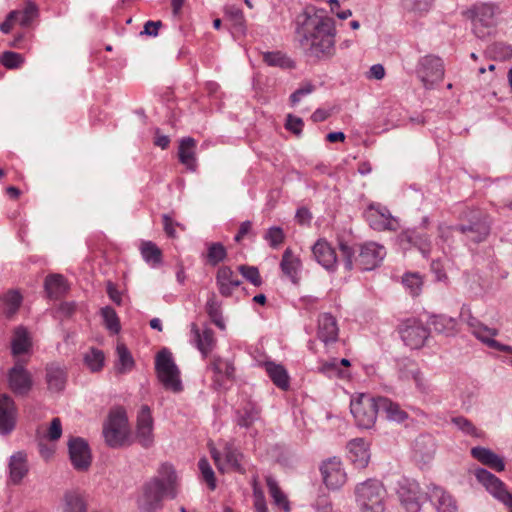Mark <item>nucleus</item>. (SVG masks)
Returning a JSON list of instances; mask_svg holds the SVG:
<instances>
[{"mask_svg": "<svg viewBox=\"0 0 512 512\" xmlns=\"http://www.w3.org/2000/svg\"><path fill=\"white\" fill-rule=\"evenodd\" d=\"M295 34L301 49L319 58L330 53L334 46V21L326 10L307 7L295 19Z\"/></svg>", "mask_w": 512, "mask_h": 512, "instance_id": "f257e3e1", "label": "nucleus"}, {"mask_svg": "<svg viewBox=\"0 0 512 512\" xmlns=\"http://www.w3.org/2000/svg\"><path fill=\"white\" fill-rule=\"evenodd\" d=\"M176 473L172 465L164 463L158 470V476L144 484L143 493L138 499L142 512H154L161 508L165 497L175 498Z\"/></svg>", "mask_w": 512, "mask_h": 512, "instance_id": "f03ea898", "label": "nucleus"}, {"mask_svg": "<svg viewBox=\"0 0 512 512\" xmlns=\"http://www.w3.org/2000/svg\"><path fill=\"white\" fill-rule=\"evenodd\" d=\"M356 502L362 512H384L386 489L376 478H369L357 484L354 489Z\"/></svg>", "mask_w": 512, "mask_h": 512, "instance_id": "7ed1b4c3", "label": "nucleus"}, {"mask_svg": "<svg viewBox=\"0 0 512 512\" xmlns=\"http://www.w3.org/2000/svg\"><path fill=\"white\" fill-rule=\"evenodd\" d=\"M103 435L108 446L112 448H119L132 443L124 409L117 408L109 413L103 427Z\"/></svg>", "mask_w": 512, "mask_h": 512, "instance_id": "20e7f679", "label": "nucleus"}, {"mask_svg": "<svg viewBox=\"0 0 512 512\" xmlns=\"http://www.w3.org/2000/svg\"><path fill=\"white\" fill-rule=\"evenodd\" d=\"M473 31L478 38H485L497 24L500 8L494 3H478L470 10Z\"/></svg>", "mask_w": 512, "mask_h": 512, "instance_id": "39448f33", "label": "nucleus"}, {"mask_svg": "<svg viewBox=\"0 0 512 512\" xmlns=\"http://www.w3.org/2000/svg\"><path fill=\"white\" fill-rule=\"evenodd\" d=\"M155 368L159 380L166 389L176 393L182 390L179 370L168 350L164 349L157 354Z\"/></svg>", "mask_w": 512, "mask_h": 512, "instance_id": "423d86ee", "label": "nucleus"}, {"mask_svg": "<svg viewBox=\"0 0 512 512\" xmlns=\"http://www.w3.org/2000/svg\"><path fill=\"white\" fill-rule=\"evenodd\" d=\"M26 365L27 360L17 359L7 372L8 388L16 396H27L34 385L33 376Z\"/></svg>", "mask_w": 512, "mask_h": 512, "instance_id": "0eeeda50", "label": "nucleus"}, {"mask_svg": "<svg viewBox=\"0 0 512 512\" xmlns=\"http://www.w3.org/2000/svg\"><path fill=\"white\" fill-rule=\"evenodd\" d=\"M379 411L378 399L367 393H359L354 401V422L360 429L374 426Z\"/></svg>", "mask_w": 512, "mask_h": 512, "instance_id": "6e6552de", "label": "nucleus"}, {"mask_svg": "<svg viewBox=\"0 0 512 512\" xmlns=\"http://www.w3.org/2000/svg\"><path fill=\"white\" fill-rule=\"evenodd\" d=\"M474 475L491 495L507 506L509 512H512V493L506 490L505 484L499 478L483 468L476 469Z\"/></svg>", "mask_w": 512, "mask_h": 512, "instance_id": "1a4fd4ad", "label": "nucleus"}, {"mask_svg": "<svg viewBox=\"0 0 512 512\" xmlns=\"http://www.w3.org/2000/svg\"><path fill=\"white\" fill-rule=\"evenodd\" d=\"M364 217L369 226L377 231H396L400 224L396 217L392 216L390 211L379 204H371L364 212Z\"/></svg>", "mask_w": 512, "mask_h": 512, "instance_id": "9d476101", "label": "nucleus"}, {"mask_svg": "<svg viewBox=\"0 0 512 512\" xmlns=\"http://www.w3.org/2000/svg\"><path fill=\"white\" fill-rule=\"evenodd\" d=\"M398 331L404 344L411 349L421 348L429 336L428 329L416 319L402 321Z\"/></svg>", "mask_w": 512, "mask_h": 512, "instance_id": "9b49d317", "label": "nucleus"}, {"mask_svg": "<svg viewBox=\"0 0 512 512\" xmlns=\"http://www.w3.org/2000/svg\"><path fill=\"white\" fill-rule=\"evenodd\" d=\"M210 452L219 471L233 470L240 473L245 472L241 463L243 455L234 445L227 443L222 452L216 448H212Z\"/></svg>", "mask_w": 512, "mask_h": 512, "instance_id": "f8f14e48", "label": "nucleus"}, {"mask_svg": "<svg viewBox=\"0 0 512 512\" xmlns=\"http://www.w3.org/2000/svg\"><path fill=\"white\" fill-rule=\"evenodd\" d=\"M154 419L148 405H142L137 413L135 439L143 448L154 444Z\"/></svg>", "mask_w": 512, "mask_h": 512, "instance_id": "ddd939ff", "label": "nucleus"}, {"mask_svg": "<svg viewBox=\"0 0 512 512\" xmlns=\"http://www.w3.org/2000/svg\"><path fill=\"white\" fill-rule=\"evenodd\" d=\"M418 76L427 89L442 81L444 68L440 58L435 56H425L419 62Z\"/></svg>", "mask_w": 512, "mask_h": 512, "instance_id": "4468645a", "label": "nucleus"}, {"mask_svg": "<svg viewBox=\"0 0 512 512\" xmlns=\"http://www.w3.org/2000/svg\"><path fill=\"white\" fill-rule=\"evenodd\" d=\"M69 457L73 467L78 471L87 470L92 461L88 443L80 437L72 438L68 442Z\"/></svg>", "mask_w": 512, "mask_h": 512, "instance_id": "2eb2a0df", "label": "nucleus"}, {"mask_svg": "<svg viewBox=\"0 0 512 512\" xmlns=\"http://www.w3.org/2000/svg\"><path fill=\"white\" fill-rule=\"evenodd\" d=\"M324 484L328 489L336 490L346 482V473L338 458L332 457L320 466Z\"/></svg>", "mask_w": 512, "mask_h": 512, "instance_id": "dca6fc26", "label": "nucleus"}, {"mask_svg": "<svg viewBox=\"0 0 512 512\" xmlns=\"http://www.w3.org/2000/svg\"><path fill=\"white\" fill-rule=\"evenodd\" d=\"M17 408L14 400L7 394L0 395V434H10L16 426Z\"/></svg>", "mask_w": 512, "mask_h": 512, "instance_id": "f3484780", "label": "nucleus"}, {"mask_svg": "<svg viewBox=\"0 0 512 512\" xmlns=\"http://www.w3.org/2000/svg\"><path fill=\"white\" fill-rule=\"evenodd\" d=\"M385 256L383 246L374 242L365 243L361 246L358 256V264L362 270L370 271L376 268Z\"/></svg>", "mask_w": 512, "mask_h": 512, "instance_id": "a211bd4d", "label": "nucleus"}, {"mask_svg": "<svg viewBox=\"0 0 512 512\" xmlns=\"http://www.w3.org/2000/svg\"><path fill=\"white\" fill-rule=\"evenodd\" d=\"M209 369L213 372V382L218 388L224 387L227 382L234 379L235 367L228 359L213 356Z\"/></svg>", "mask_w": 512, "mask_h": 512, "instance_id": "6ab92c4d", "label": "nucleus"}, {"mask_svg": "<svg viewBox=\"0 0 512 512\" xmlns=\"http://www.w3.org/2000/svg\"><path fill=\"white\" fill-rule=\"evenodd\" d=\"M190 342L200 351L203 358H206L214 349L216 339L210 328L200 330L195 323L190 325Z\"/></svg>", "mask_w": 512, "mask_h": 512, "instance_id": "aec40b11", "label": "nucleus"}, {"mask_svg": "<svg viewBox=\"0 0 512 512\" xmlns=\"http://www.w3.org/2000/svg\"><path fill=\"white\" fill-rule=\"evenodd\" d=\"M68 378L67 368L57 362L48 363L45 367V381L50 392L59 393L64 390Z\"/></svg>", "mask_w": 512, "mask_h": 512, "instance_id": "412c9836", "label": "nucleus"}, {"mask_svg": "<svg viewBox=\"0 0 512 512\" xmlns=\"http://www.w3.org/2000/svg\"><path fill=\"white\" fill-rule=\"evenodd\" d=\"M437 443L435 438L429 434L419 435L413 445L414 457L423 463L430 462L436 455Z\"/></svg>", "mask_w": 512, "mask_h": 512, "instance_id": "4be33fe9", "label": "nucleus"}, {"mask_svg": "<svg viewBox=\"0 0 512 512\" xmlns=\"http://www.w3.org/2000/svg\"><path fill=\"white\" fill-rule=\"evenodd\" d=\"M460 319L470 328L472 334L482 341L487 334L497 335L498 331L481 323L474 315L469 305L463 304L459 314Z\"/></svg>", "mask_w": 512, "mask_h": 512, "instance_id": "5701e85b", "label": "nucleus"}, {"mask_svg": "<svg viewBox=\"0 0 512 512\" xmlns=\"http://www.w3.org/2000/svg\"><path fill=\"white\" fill-rule=\"evenodd\" d=\"M241 280L229 266H221L216 273V285L223 297H230L233 290L240 286Z\"/></svg>", "mask_w": 512, "mask_h": 512, "instance_id": "b1692460", "label": "nucleus"}, {"mask_svg": "<svg viewBox=\"0 0 512 512\" xmlns=\"http://www.w3.org/2000/svg\"><path fill=\"white\" fill-rule=\"evenodd\" d=\"M459 230L466 235L467 239L479 243L490 233V225L485 215H480L475 222L468 225H461Z\"/></svg>", "mask_w": 512, "mask_h": 512, "instance_id": "393cba45", "label": "nucleus"}, {"mask_svg": "<svg viewBox=\"0 0 512 512\" xmlns=\"http://www.w3.org/2000/svg\"><path fill=\"white\" fill-rule=\"evenodd\" d=\"M312 253L316 261L325 269L332 270L335 267L336 253L326 240L319 239L313 245Z\"/></svg>", "mask_w": 512, "mask_h": 512, "instance_id": "a878e982", "label": "nucleus"}, {"mask_svg": "<svg viewBox=\"0 0 512 512\" xmlns=\"http://www.w3.org/2000/svg\"><path fill=\"white\" fill-rule=\"evenodd\" d=\"M280 268L283 274L286 275L293 283L298 282L302 263L300 258L295 255L290 248H286L283 252Z\"/></svg>", "mask_w": 512, "mask_h": 512, "instance_id": "bb28decb", "label": "nucleus"}, {"mask_svg": "<svg viewBox=\"0 0 512 512\" xmlns=\"http://www.w3.org/2000/svg\"><path fill=\"white\" fill-rule=\"evenodd\" d=\"M196 140L192 137L181 139L178 148L179 161L190 171H195L197 167L196 159Z\"/></svg>", "mask_w": 512, "mask_h": 512, "instance_id": "cd10ccee", "label": "nucleus"}, {"mask_svg": "<svg viewBox=\"0 0 512 512\" xmlns=\"http://www.w3.org/2000/svg\"><path fill=\"white\" fill-rule=\"evenodd\" d=\"M317 335L318 338L326 344L336 341L338 336V326L332 315L324 313L319 316Z\"/></svg>", "mask_w": 512, "mask_h": 512, "instance_id": "c85d7f7f", "label": "nucleus"}, {"mask_svg": "<svg viewBox=\"0 0 512 512\" xmlns=\"http://www.w3.org/2000/svg\"><path fill=\"white\" fill-rule=\"evenodd\" d=\"M472 456L480 461L482 464L501 472L505 469V464L503 459L494 453L492 450L477 446L471 449Z\"/></svg>", "mask_w": 512, "mask_h": 512, "instance_id": "c756f323", "label": "nucleus"}, {"mask_svg": "<svg viewBox=\"0 0 512 512\" xmlns=\"http://www.w3.org/2000/svg\"><path fill=\"white\" fill-rule=\"evenodd\" d=\"M22 296L18 291L10 290L0 297V316L10 319L19 310Z\"/></svg>", "mask_w": 512, "mask_h": 512, "instance_id": "7c9ffc66", "label": "nucleus"}, {"mask_svg": "<svg viewBox=\"0 0 512 512\" xmlns=\"http://www.w3.org/2000/svg\"><path fill=\"white\" fill-rule=\"evenodd\" d=\"M430 496L438 512H458L456 500L442 488L434 486Z\"/></svg>", "mask_w": 512, "mask_h": 512, "instance_id": "2f4dec72", "label": "nucleus"}, {"mask_svg": "<svg viewBox=\"0 0 512 512\" xmlns=\"http://www.w3.org/2000/svg\"><path fill=\"white\" fill-rule=\"evenodd\" d=\"M10 479L18 484L28 472L27 457L23 452H17L10 457L9 462Z\"/></svg>", "mask_w": 512, "mask_h": 512, "instance_id": "473e14b6", "label": "nucleus"}, {"mask_svg": "<svg viewBox=\"0 0 512 512\" xmlns=\"http://www.w3.org/2000/svg\"><path fill=\"white\" fill-rule=\"evenodd\" d=\"M265 369L275 386L282 390H288L290 387V377L283 365L267 362Z\"/></svg>", "mask_w": 512, "mask_h": 512, "instance_id": "72a5a7b5", "label": "nucleus"}, {"mask_svg": "<svg viewBox=\"0 0 512 512\" xmlns=\"http://www.w3.org/2000/svg\"><path fill=\"white\" fill-rule=\"evenodd\" d=\"M429 323L437 333L446 336L454 335L457 331L456 319L447 315H432Z\"/></svg>", "mask_w": 512, "mask_h": 512, "instance_id": "f704fd0d", "label": "nucleus"}, {"mask_svg": "<svg viewBox=\"0 0 512 512\" xmlns=\"http://www.w3.org/2000/svg\"><path fill=\"white\" fill-rule=\"evenodd\" d=\"M378 402L379 410H382L389 420L401 423L408 418V414L401 409L400 405L390 399L380 397Z\"/></svg>", "mask_w": 512, "mask_h": 512, "instance_id": "c9c22d12", "label": "nucleus"}, {"mask_svg": "<svg viewBox=\"0 0 512 512\" xmlns=\"http://www.w3.org/2000/svg\"><path fill=\"white\" fill-rule=\"evenodd\" d=\"M117 360L115 362V370L119 374H126L130 372L134 365V359L128 348L123 343H118L116 346Z\"/></svg>", "mask_w": 512, "mask_h": 512, "instance_id": "e433bc0d", "label": "nucleus"}, {"mask_svg": "<svg viewBox=\"0 0 512 512\" xmlns=\"http://www.w3.org/2000/svg\"><path fill=\"white\" fill-rule=\"evenodd\" d=\"M371 459L370 444L362 438L354 439V467L364 469Z\"/></svg>", "mask_w": 512, "mask_h": 512, "instance_id": "4c0bfd02", "label": "nucleus"}, {"mask_svg": "<svg viewBox=\"0 0 512 512\" xmlns=\"http://www.w3.org/2000/svg\"><path fill=\"white\" fill-rule=\"evenodd\" d=\"M31 341L28 336V332L24 327H18L15 329L14 337L11 342V352L13 356H19L23 353H27L30 350Z\"/></svg>", "mask_w": 512, "mask_h": 512, "instance_id": "58836bf2", "label": "nucleus"}, {"mask_svg": "<svg viewBox=\"0 0 512 512\" xmlns=\"http://www.w3.org/2000/svg\"><path fill=\"white\" fill-rule=\"evenodd\" d=\"M350 365H351L350 360L347 358H343L340 361H338V359H333V360L323 364L321 370L323 373L327 374L329 377H336L339 379H349V377H350L349 371L343 370L341 368V366L350 367Z\"/></svg>", "mask_w": 512, "mask_h": 512, "instance_id": "ea45409f", "label": "nucleus"}, {"mask_svg": "<svg viewBox=\"0 0 512 512\" xmlns=\"http://www.w3.org/2000/svg\"><path fill=\"white\" fill-rule=\"evenodd\" d=\"M45 290L50 298H59L66 290V282L62 275L53 274L45 279Z\"/></svg>", "mask_w": 512, "mask_h": 512, "instance_id": "a19ab883", "label": "nucleus"}, {"mask_svg": "<svg viewBox=\"0 0 512 512\" xmlns=\"http://www.w3.org/2000/svg\"><path fill=\"white\" fill-rule=\"evenodd\" d=\"M206 312L211 321L221 330L225 329V322L222 315L221 302L212 293L206 303Z\"/></svg>", "mask_w": 512, "mask_h": 512, "instance_id": "79ce46f5", "label": "nucleus"}, {"mask_svg": "<svg viewBox=\"0 0 512 512\" xmlns=\"http://www.w3.org/2000/svg\"><path fill=\"white\" fill-rule=\"evenodd\" d=\"M10 13H16L15 23L28 27L38 17L39 10L35 3L27 1L23 10H13Z\"/></svg>", "mask_w": 512, "mask_h": 512, "instance_id": "37998d69", "label": "nucleus"}, {"mask_svg": "<svg viewBox=\"0 0 512 512\" xmlns=\"http://www.w3.org/2000/svg\"><path fill=\"white\" fill-rule=\"evenodd\" d=\"M266 484L274 504L277 505L278 507H281L285 512H289V501L286 495L279 488L277 481L273 477L268 476L266 478Z\"/></svg>", "mask_w": 512, "mask_h": 512, "instance_id": "c03bdc74", "label": "nucleus"}, {"mask_svg": "<svg viewBox=\"0 0 512 512\" xmlns=\"http://www.w3.org/2000/svg\"><path fill=\"white\" fill-rule=\"evenodd\" d=\"M141 255L143 259L153 267L159 265L162 261L161 250L151 241L142 243Z\"/></svg>", "mask_w": 512, "mask_h": 512, "instance_id": "a18cd8bd", "label": "nucleus"}, {"mask_svg": "<svg viewBox=\"0 0 512 512\" xmlns=\"http://www.w3.org/2000/svg\"><path fill=\"white\" fill-rule=\"evenodd\" d=\"M409 376L415 383L416 389L423 395H428L433 390L430 379L418 368H414L408 372Z\"/></svg>", "mask_w": 512, "mask_h": 512, "instance_id": "49530a36", "label": "nucleus"}, {"mask_svg": "<svg viewBox=\"0 0 512 512\" xmlns=\"http://www.w3.org/2000/svg\"><path fill=\"white\" fill-rule=\"evenodd\" d=\"M101 316L103 318L105 327L113 334H118L121 329L119 317L117 316L116 311L110 307L106 306L101 309Z\"/></svg>", "mask_w": 512, "mask_h": 512, "instance_id": "de8ad7c7", "label": "nucleus"}, {"mask_svg": "<svg viewBox=\"0 0 512 512\" xmlns=\"http://www.w3.org/2000/svg\"><path fill=\"white\" fill-rule=\"evenodd\" d=\"M104 360V353L95 348L90 349L84 356V362L92 372L100 371L104 365Z\"/></svg>", "mask_w": 512, "mask_h": 512, "instance_id": "09e8293b", "label": "nucleus"}, {"mask_svg": "<svg viewBox=\"0 0 512 512\" xmlns=\"http://www.w3.org/2000/svg\"><path fill=\"white\" fill-rule=\"evenodd\" d=\"M225 14L233 22V26L238 32L245 33V18L239 7L235 5L226 6Z\"/></svg>", "mask_w": 512, "mask_h": 512, "instance_id": "8fccbe9b", "label": "nucleus"}, {"mask_svg": "<svg viewBox=\"0 0 512 512\" xmlns=\"http://www.w3.org/2000/svg\"><path fill=\"white\" fill-rule=\"evenodd\" d=\"M65 512H86V506L83 498L77 492H67L65 494Z\"/></svg>", "mask_w": 512, "mask_h": 512, "instance_id": "3c124183", "label": "nucleus"}, {"mask_svg": "<svg viewBox=\"0 0 512 512\" xmlns=\"http://www.w3.org/2000/svg\"><path fill=\"white\" fill-rule=\"evenodd\" d=\"M227 256L226 248L223 244L216 242L212 243L208 247L207 260L210 265L216 266L222 262Z\"/></svg>", "mask_w": 512, "mask_h": 512, "instance_id": "603ef678", "label": "nucleus"}, {"mask_svg": "<svg viewBox=\"0 0 512 512\" xmlns=\"http://www.w3.org/2000/svg\"><path fill=\"white\" fill-rule=\"evenodd\" d=\"M198 468L201 472L203 480L207 483L211 490L216 488L215 473L206 458H201L198 462Z\"/></svg>", "mask_w": 512, "mask_h": 512, "instance_id": "864d4df0", "label": "nucleus"}, {"mask_svg": "<svg viewBox=\"0 0 512 512\" xmlns=\"http://www.w3.org/2000/svg\"><path fill=\"white\" fill-rule=\"evenodd\" d=\"M434 0H402L403 7L413 13L428 12Z\"/></svg>", "mask_w": 512, "mask_h": 512, "instance_id": "5fc2aeb1", "label": "nucleus"}, {"mask_svg": "<svg viewBox=\"0 0 512 512\" xmlns=\"http://www.w3.org/2000/svg\"><path fill=\"white\" fill-rule=\"evenodd\" d=\"M264 239L272 248H277L280 244L283 243L285 235L282 228L273 226L266 231Z\"/></svg>", "mask_w": 512, "mask_h": 512, "instance_id": "6e6d98bb", "label": "nucleus"}, {"mask_svg": "<svg viewBox=\"0 0 512 512\" xmlns=\"http://www.w3.org/2000/svg\"><path fill=\"white\" fill-rule=\"evenodd\" d=\"M403 284L409 290L410 294L416 296L422 287L421 277L416 273H408L403 277Z\"/></svg>", "mask_w": 512, "mask_h": 512, "instance_id": "4d7b16f0", "label": "nucleus"}, {"mask_svg": "<svg viewBox=\"0 0 512 512\" xmlns=\"http://www.w3.org/2000/svg\"><path fill=\"white\" fill-rule=\"evenodd\" d=\"M239 272L242 274V276L252 283L254 286H260L262 284V279L259 273V270L255 266H246V265H240L238 267Z\"/></svg>", "mask_w": 512, "mask_h": 512, "instance_id": "13d9d810", "label": "nucleus"}, {"mask_svg": "<svg viewBox=\"0 0 512 512\" xmlns=\"http://www.w3.org/2000/svg\"><path fill=\"white\" fill-rule=\"evenodd\" d=\"M1 63L3 66H5L8 69H15L21 66V64L24 62L23 57L21 54L12 52V51H5L1 56Z\"/></svg>", "mask_w": 512, "mask_h": 512, "instance_id": "bf43d9fd", "label": "nucleus"}, {"mask_svg": "<svg viewBox=\"0 0 512 512\" xmlns=\"http://www.w3.org/2000/svg\"><path fill=\"white\" fill-rule=\"evenodd\" d=\"M264 62L269 66H288L289 59L285 57L281 52H267L263 55Z\"/></svg>", "mask_w": 512, "mask_h": 512, "instance_id": "052dcab7", "label": "nucleus"}, {"mask_svg": "<svg viewBox=\"0 0 512 512\" xmlns=\"http://www.w3.org/2000/svg\"><path fill=\"white\" fill-rule=\"evenodd\" d=\"M259 417V411L254 408H246L244 409L243 413L239 415L238 417V425L241 427L248 428L251 426L255 420H257Z\"/></svg>", "mask_w": 512, "mask_h": 512, "instance_id": "680f3d73", "label": "nucleus"}, {"mask_svg": "<svg viewBox=\"0 0 512 512\" xmlns=\"http://www.w3.org/2000/svg\"><path fill=\"white\" fill-rule=\"evenodd\" d=\"M304 122L300 117L288 114L286 118L285 128L295 135L299 136L302 133Z\"/></svg>", "mask_w": 512, "mask_h": 512, "instance_id": "e2e57ef3", "label": "nucleus"}, {"mask_svg": "<svg viewBox=\"0 0 512 512\" xmlns=\"http://www.w3.org/2000/svg\"><path fill=\"white\" fill-rule=\"evenodd\" d=\"M315 87L314 85H312L311 83H305L303 86H301L300 88H298L297 90H295L291 95H290V101L293 105L297 104L298 102L301 101V99L304 97V96H307L309 94H311L313 91H314Z\"/></svg>", "mask_w": 512, "mask_h": 512, "instance_id": "0e129e2a", "label": "nucleus"}, {"mask_svg": "<svg viewBox=\"0 0 512 512\" xmlns=\"http://www.w3.org/2000/svg\"><path fill=\"white\" fill-rule=\"evenodd\" d=\"M452 423L461 431L469 435H476L475 426L466 418L459 416L452 419Z\"/></svg>", "mask_w": 512, "mask_h": 512, "instance_id": "69168bd1", "label": "nucleus"}, {"mask_svg": "<svg viewBox=\"0 0 512 512\" xmlns=\"http://www.w3.org/2000/svg\"><path fill=\"white\" fill-rule=\"evenodd\" d=\"M338 246L346 258L345 267L347 269H350L352 266V262H351L352 253H351V247L349 245V241L345 240L343 236L338 235Z\"/></svg>", "mask_w": 512, "mask_h": 512, "instance_id": "338daca9", "label": "nucleus"}, {"mask_svg": "<svg viewBox=\"0 0 512 512\" xmlns=\"http://www.w3.org/2000/svg\"><path fill=\"white\" fill-rule=\"evenodd\" d=\"M494 336L495 335L487 334L485 336V338L481 342H483L487 346H489L491 348H494L496 350L512 353V347L511 346L503 345V344L497 342L496 340L493 339Z\"/></svg>", "mask_w": 512, "mask_h": 512, "instance_id": "774afa93", "label": "nucleus"}]
</instances>
